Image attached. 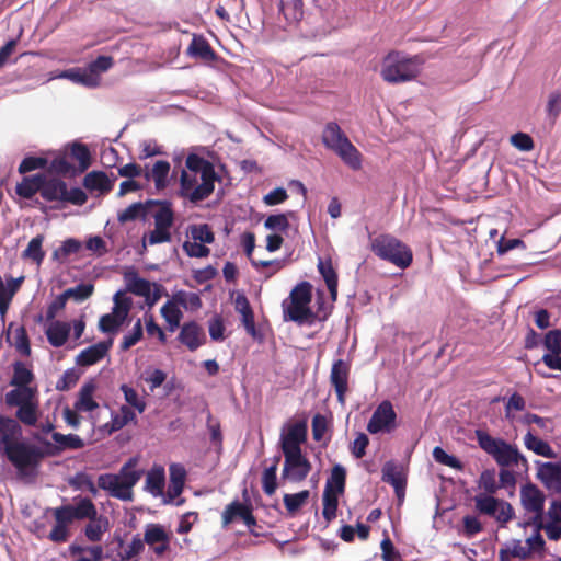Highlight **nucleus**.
<instances>
[{
	"instance_id": "f257e3e1",
	"label": "nucleus",
	"mask_w": 561,
	"mask_h": 561,
	"mask_svg": "<svg viewBox=\"0 0 561 561\" xmlns=\"http://www.w3.org/2000/svg\"><path fill=\"white\" fill-rule=\"evenodd\" d=\"M22 427L12 417L0 414V448L20 476H30L45 457L35 445L18 440Z\"/></svg>"
},
{
	"instance_id": "f03ea898",
	"label": "nucleus",
	"mask_w": 561,
	"mask_h": 561,
	"mask_svg": "<svg viewBox=\"0 0 561 561\" xmlns=\"http://www.w3.org/2000/svg\"><path fill=\"white\" fill-rule=\"evenodd\" d=\"M73 501V504H66L50 510L56 522L47 536L50 541L56 543L68 541L70 537L69 525L71 523L88 519L95 515V505L90 497L78 496Z\"/></svg>"
},
{
	"instance_id": "7ed1b4c3",
	"label": "nucleus",
	"mask_w": 561,
	"mask_h": 561,
	"mask_svg": "<svg viewBox=\"0 0 561 561\" xmlns=\"http://www.w3.org/2000/svg\"><path fill=\"white\" fill-rule=\"evenodd\" d=\"M138 458H129L118 473H103L98 477V486L107 491L112 497L122 501L133 500V488L142 477V470L137 469Z\"/></svg>"
},
{
	"instance_id": "20e7f679",
	"label": "nucleus",
	"mask_w": 561,
	"mask_h": 561,
	"mask_svg": "<svg viewBox=\"0 0 561 561\" xmlns=\"http://www.w3.org/2000/svg\"><path fill=\"white\" fill-rule=\"evenodd\" d=\"M474 435L479 447L490 455L500 468L516 466L524 472L528 471V460L515 445L495 438L483 430H476Z\"/></svg>"
},
{
	"instance_id": "39448f33",
	"label": "nucleus",
	"mask_w": 561,
	"mask_h": 561,
	"mask_svg": "<svg viewBox=\"0 0 561 561\" xmlns=\"http://www.w3.org/2000/svg\"><path fill=\"white\" fill-rule=\"evenodd\" d=\"M422 64L419 56L409 57L393 50L383 58L380 76L391 84L412 81L420 75Z\"/></svg>"
},
{
	"instance_id": "423d86ee",
	"label": "nucleus",
	"mask_w": 561,
	"mask_h": 561,
	"mask_svg": "<svg viewBox=\"0 0 561 561\" xmlns=\"http://www.w3.org/2000/svg\"><path fill=\"white\" fill-rule=\"evenodd\" d=\"M321 139L324 147L339 156L351 169L359 170L362 168V153L336 122H329L324 126Z\"/></svg>"
},
{
	"instance_id": "0eeeda50",
	"label": "nucleus",
	"mask_w": 561,
	"mask_h": 561,
	"mask_svg": "<svg viewBox=\"0 0 561 561\" xmlns=\"http://www.w3.org/2000/svg\"><path fill=\"white\" fill-rule=\"evenodd\" d=\"M370 249L380 260L405 270L413 262V252L409 245L389 233H381L370 239Z\"/></svg>"
},
{
	"instance_id": "6e6552de",
	"label": "nucleus",
	"mask_w": 561,
	"mask_h": 561,
	"mask_svg": "<svg viewBox=\"0 0 561 561\" xmlns=\"http://www.w3.org/2000/svg\"><path fill=\"white\" fill-rule=\"evenodd\" d=\"M312 300V286L309 282L297 284L290 291L289 297L282 304L283 314L286 321H293L298 324L310 321L312 310L310 302Z\"/></svg>"
},
{
	"instance_id": "1a4fd4ad",
	"label": "nucleus",
	"mask_w": 561,
	"mask_h": 561,
	"mask_svg": "<svg viewBox=\"0 0 561 561\" xmlns=\"http://www.w3.org/2000/svg\"><path fill=\"white\" fill-rule=\"evenodd\" d=\"M185 165L193 174H199L202 180L192 193V203L196 204L208 198L215 190V182L220 180L213 163L195 153H190Z\"/></svg>"
},
{
	"instance_id": "9d476101",
	"label": "nucleus",
	"mask_w": 561,
	"mask_h": 561,
	"mask_svg": "<svg viewBox=\"0 0 561 561\" xmlns=\"http://www.w3.org/2000/svg\"><path fill=\"white\" fill-rule=\"evenodd\" d=\"M41 196L47 202H67L77 206H81L88 201V195L80 187L68 190L62 180L47 179L45 175Z\"/></svg>"
},
{
	"instance_id": "9b49d317",
	"label": "nucleus",
	"mask_w": 561,
	"mask_h": 561,
	"mask_svg": "<svg viewBox=\"0 0 561 561\" xmlns=\"http://www.w3.org/2000/svg\"><path fill=\"white\" fill-rule=\"evenodd\" d=\"M473 501L480 514L494 517L501 526H505L515 516L513 506L504 500L494 497L493 494H478Z\"/></svg>"
},
{
	"instance_id": "f8f14e48",
	"label": "nucleus",
	"mask_w": 561,
	"mask_h": 561,
	"mask_svg": "<svg viewBox=\"0 0 561 561\" xmlns=\"http://www.w3.org/2000/svg\"><path fill=\"white\" fill-rule=\"evenodd\" d=\"M113 300L112 312L101 316L99 320V329L103 333H116L126 321L131 308V298L123 291H117Z\"/></svg>"
},
{
	"instance_id": "ddd939ff",
	"label": "nucleus",
	"mask_w": 561,
	"mask_h": 561,
	"mask_svg": "<svg viewBox=\"0 0 561 561\" xmlns=\"http://www.w3.org/2000/svg\"><path fill=\"white\" fill-rule=\"evenodd\" d=\"M397 428V413L389 400L380 402L367 424L370 434L391 433Z\"/></svg>"
},
{
	"instance_id": "4468645a",
	"label": "nucleus",
	"mask_w": 561,
	"mask_h": 561,
	"mask_svg": "<svg viewBox=\"0 0 561 561\" xmlns=\"http://www.w3.org/2000/svg\"><path fill=\"white\" fill-rule=\"evenodd\" d=\"M283 454L285 461L282 478L291 482L304 481L311 471L310 461L302 455V451Z\"/></svg>"
},
{
	"instance_id": "2eb2a0df",
	"label": "nucleus",
	"mask_w": 561,
	"mask_h": 561,
	"mask_svg": "<svg viewBox=\"0 0 561 561\" xmlns=\"http://www.w3.org/2000/svg\"><path fill=\"white\" fill-rule=\"evenodd\" d=\"M351 373V364L343 359L333 362L330 373V382L335 390L337 401L345 403V397L348 391V379Z\"/></svg>"
},
{
	"instance_id": "dca6fc26",
	"label": "nucleus",
	"mask_w": 561,
	"mask_h": 561,
	"mask_svg": "<svg viewBox=\"0 0 561 561\" xmlns=\"http://www.w3.org/2000/svg\"><path fill=\"white\" fill-rule=\"evenodd\" d=\"M537 479L552 493L561 494V459L556 462L537 461Z\"/></svg>"
},
{
	"instance_id": "f3484780",
	"label": "nucleus",
	"mask_w": 561,
	"mask_h": 561,
	"mask_svg": "<svg viewBox=\"0 0 561 561\" xmlns=\"http://www.w3.org/2000/svg\"><path fill=\"white\" fill-rule=\"evenodd\" d=\"M307 439V424L304 421L296 422L288 427L286 434L280 436L283 453L301 451V444Z\"/></svg>"
},
{
	"instance_id": "a211bd4d",
	"label": "nucleus",
	"mask_w": 561,
	"mask_h": 561,
	"mask_svg": "<svg viewBox=\"0 0 561 561\" xmlns=\"http://www.w3.org/2000/svg\"><path fill=\"white\" fill-rule=\"evenodd\" d=\"M236 518H240L248 527L256 525V519L250 505L233 501L226 506L221 514L222 527L230 525Z\"/></svg>"
},
{
	"instance_id": "6ab92c4d",
	"label": "nucleus",
	"mask_w": 561,
	"mask_h": 561,
	"mask_svg": "<svg viewBox=\"0 0 561 561\" xmlns=\"http://www.w3.org/2000/svg\"><path fill=\"white\" fill-rule=\"evenodd\" d=\"M546 496L534 483H526L520 489V502L523 507L530 513L543 515Z\"/></svg>"
},
{
	"instance_id": "aec40b11",
	"label": "nucleus",
	"mask_w": 561,
	"mask_h": 561,
	"mask_svg": "<svg viewBox=\"0 0 561 561\" xmlns=\"http://www.w3.org/2000/svg\"><path fill=\"white\" fill-rule=\"evenodd\" d=\"M144 541L160 557L170 548V536L159 524H149L144 534Z\"/></svg>"
},
{
	"instance_id": "412c9836",
	"label": "nucleus",
	"mask_w": 561,
	"mask_h": 561,
	"mask_svg": "<svg viewBox=\"0 0 561 561\" xmlns=\"http://www.w3.org/2000/svg\"><path fill=\"white\" fill-rule=\"evenodd\" d=\"M51 438L55 442V445L50 443H45L48 448L47 454L49 456H56L65 450H77L84 447L83 439L77 434H61L59 432H54L51 434Z\"/></svg>"
},
{
	"instance_id": "4be33fe9",
	"label": "nucleus",
	"mask_w": 561,
	"mask_h": 561,
	"mask_svg": "<svg viewBox=\"0 0 561 561\" xmlns=\"http://www.w3.org/2000/svg\"><path fill=\"white\" fill-rule=\"evenodd\" d=\"M112 345L113 339H108L82 350L76 357L77 365L88 367L99 363L107 355Z\"/></svg>"
},
{
	"instance_id": "5701e85b",
	"label": "nucleus",
	"mask_w": 561,
	"mask_h": 561,
	"mask_svg": "<svg viewBox=\"0 0 561 561\" xmlns=\"http://www.w3.org/2000/svg\"><path fill=\"white\" fill-rule=\"evenodd\" d=\"M186 55L203 61L204 64H211L217 61L218 55L213 49L208 41L202 35H194L188 47Z\"/></svg>"
},
{
	"instance_id": "b1692460",
	"label": "nucleus",
	"mask_w": 561,
	"mask_h": 561,
	"mask_svg": "<svg viewBox=\"0 0 561 561\" xmlns=\"http://www.w3.org/2000/svg\"><path fill=\"white\" fill-rule=\"evenodd\" d=\"M178 339L192 352L196 351L206 342L203 328L195 321L184 323Z\"/></svg>"
},
{
	"instance_id": "393cba45",
	"label": "nucleus",
	"mask_w": 561,
	"mask_h": 561,
	"mask_svg": "<svg viewBox=\"0 0 561 561\" xmlns=\"http://www.w3.org/2000/svg\"><path fill=\"white\" fill-rule=\"evenodd\" d=\"M89 523L84 527V535L88 540L99 542L102 540L104 533L110 529L108 518L100 515L95 508V515L88 518Z\"/></svg>"
},
{
	"instance_id": "a878e982",
	"label": "nucleus",
	"mask_w": 561,
	"mask_h": 561,
	"mask_svg": "<svg viewBox=\"0 0 561 561\" xmlns=\"http://www.w3.org/2000/svg\"><path fill=\"white\" fill-rule=\"evenodd\" d=\"M83 186L90 192L98 191L107 194L113 188V181L103 171H91L83 178Z\"/></svg>"
},
{
	"instance_id": "bb28decb",
	"label": "nucleus",
	"mask_w": 561,
	"mask_h": 561,
	"mask_svg": "<svg viewBox=\"0 0 561 561\" xmlns=\"http://www.w3.org/2000/svg\"><path fill=\"white\" fill-rule=\"evenodd\" d=\"M71 327L68 322L53 321L46 330L49 344L54 347L65 345L70 334Z\"/></svg>"
},
{
	"instance_id": "cd10ccee",
	"label": "nucleus",
	"mask_w": 561,
	"mask_h": 561,
	"mask_svg": "<svg viewBox=\"0 0 561 561\" xmlns=\"http://www.w3.org/2000/svg\"><path fill=\"white\" fill-rule=\"evenodd\" d=\"M165 483L164 469L162 467H153L147 472L145 490L153 496H161Z\"/></svg>"
},
{
	"instance_id": "c85d7f7f",
	"label": "nucleus",
	"mask_w": 561,
	"mask_h": 561,
	"mask_svg": "<svg viewBox=\"0 0 561 561\" xmlns=\"http://www.w3.org/2000/svg\"><path fill=\"white\" fill-rule=\"evenodd\" d=\"M44 174L24 176L16 185V194L23 198H32L37 192L42 193Z\"/></svg>"
},
{
	"instance_id": "c756f323",
	"label": "nucleus",
	"mask_w": 561,
	"mask_h": 561,
	"mask_svg": "<svg viewBox=\"0 0 561 561\" xmlns=\"http://www.w3.org/2000/svg\"><path fill=\"white\" fill-rule=\"evenodd\" d=\"M318 270L321 276L323 277L328 289L330 291L331 299L333 301L336 300L337 297V274L332 265L331 260L328 261H319Z\"/></svg>"
},
{
	"instance_id": "7c9ffc66",
	"label": "nucleus",
	"mask_w": 561,
	"mask_h": 561,
	"mask_svg": "<svg viewBox=\"0 0 561 561\" xmlns=\"http://www.w3.org/2000/svg\"><path fill=\"white\" fill-rule=\"evenodd\" d=\"M524 444L527 449L534 451L536 455L546 458H557V454L552 447L546 440L535 436L531 432L525 435Z\"/></svg>"
},
{
	"instance_id": "2f4dec72",
	"label": "nucleus",
	"mask_w": 561,
	"mask_h": 561,
	"mask_svg": "<svg viewBox=\"0 0 561 561\" xmlns=\"http://www.w3.org/2000/svg\"><path fill=\"white\" fill-rule=\"evenodd\" d=\"M125 282L128 291L149 300L151 288L149 280L138 277L136 272H130L125 274Z\"/></svg>"
},
{
	"instance_id": "473e14b6",
	"label": "nucleus",
	"mask_w": 561,
	"mask_h": 561,
	"mask_svg": "<svg viewBox=\"0 0 561 561\" xmlns=\"http://www.w3.org/2000/svg\"><path fill=\"white\" fill-rule=\"evenodd\" d=\"M153 205V201H148L146 203H134L129 205L126 209L118 213L117 219L121 224H125L128 221L136 220L137 218L145 219L148 209Z\"/></svg>"
},
{
	"instance_id": "72a5a7b5",
	"label": "nucleus",
	"mask_w": 561,
	"mask_h": 561,
	"mask_svg": "<svg viewBox=\"0 0 561 561\" xmlns=\"http://www.w3.org/2000/svg\"><path fill=\"white\" fill-rule=\"evenodd\" d=\"M382 480L392 485L397 493L405 486V479L401 470L392 461L385 463L382 468Z\"/></svg>"
},
{
	"instance_id": "f704fd0d",
	"label": "nucleus",
	"mask_w": 561,
	"mask_h": 561,
	"mask_svg": "<svg viewBox=\"0 0 561 561\" xmlns=\"http://www.w3.org/2000/svg\"><path fill=\"white\" fill-rule=\"evenodd\" d=\"M35 399V390L31 387H16L5 394V403L9 407H21Z\"/></svg>"
},
{
	"instance_id": "c9c22d12",
	"label": "nucleus",
	"mask_w": 561,
	"mask_h": 561,
	"mask_svg": "<svg viewBox=\"0 0 561 561\" xmlns=\"http://www.w3.org/2000/svg\"><path fill=\"white\" fill-rule=\"evenodd\" d=\"M44 236L37 234L28 242L26 249L22 252V257L31 260L32 262L41 265L45 259V251L43 250Z\"/></svg>"
},
{
	"instance_id": "e433bc0d",
	"label": "nucleus",
	"mask_w": 561,
	"mask_h": 561,
	"mask_svg": "<svg viewBox=\"0 0 561 561\" xmlns=\"http://www.w3.org/2000/svg\"><path fill=\"white\" fill-rule=\"evenodd\" d=\"M136 423V414L128 405H122L119 408V412L112 416V420L106 427H108V432H117L122 430L128 423Z\"/></svg>"
},
{
	"instance_id": "4c0bfd02",
	"label": "nucleus",
	"mask_w": 561,
	"mask_h": 561,
	"mask_svg": "<svg viewBox=\"0 0 561 561\" xmlns=\"http://www.w3.org/2000/svg\"><path fill=\"white\" fill-rule=\"evenodd\" d=\"M178 306L179 304L172 298L171 300H168L160 310L161 316L168 322L169 330L171 332L180 325L181 319L183 318V313Z\"/></svg>"
},
{
	"instance_id": "58836bf2",
	"label": "nucleus",
	"mask_w": 561,
	"mask_h": 561,
	"mask_svg": "<svg viewBox=\"0 0 561 561\" xmlns=\"http://www.w3.org/2000/svg\"><path fill=\"white\" fill-rule=\"evenodd\" d=\"M345 469L340 465L334 466L331 471L330 478L325 482L324 491L342 494L345 489Z\"/></svg>"
},
{
	"instance_id": "ea45409f",
	"label": "nucleus",
	"mask_w": 561,
	"mask_h": 561,
	"mask_svg": "<svg viewBox=\"0 0 561 561\" xmlns=\"http://www.w3.org/2000/svg\"><path fill=\"white\" fill-rule=\"evenodd\" d=\"M280 461V456L273 458V463L268 468H265L262 474V488L265 494L273 495L277 489V467Z\"/></svg>"
},
{
	"instance_id": "a19ab883",
	"label": "nucleus",
	"mask_w": 561,
	"mask_h": 561,
	"mask_svg": "<svg viewBox=\"0 0 561 561\" xmlns=\"http://www.w3.org/2000/svg\"><path fill=\"white\" fill-rule=\"evenodd\" d=\"M16 419L27 426H35L38 421V403L35 399L19 407Z\"/></svg>"
},
{
	"instance_id": "79ce46f5",
	"label": "nucleus",
	"mask_w": 561,
	"mask_h": 561,
	"mask_svg": "<svg viewBox=\"0 0 561 561\" xmlns=\"http://www.w3.org/2000/svg\"><path fill=\"white\" fill-rule=\"evenodd\" d=\"M159 205V209L154 213V226L170 230L174 221L173 210L168 202H153Z\"/></svg>"
},
{
	"instance_id": "37998d69",
	"label": "nucleus",
	"mask_w": 561,
	"mask_h": 561,
	"mask_svg": "<svg viewBox=\"0 0 561 561\" xmlns=\"http://www.w3.org/2000/svg\"><path fill=\"white\" fill-rule=\"evenodd\" d=\"M70 157L78 161L79 172H84L91 165V153L84 144L73 142L70 148Z\"/></svg>"
},
{
	"instance_id": "c03bdc74",
	"label": "nucleus",
	"mask_w": 561,
	"mask_h": 561,
	"mask_svg": "<svg viewBox=\"0 0 561 561\" xmlns=\"http://www.w3.org/2000/svg\"><path fill=\"white\" fill-rule=\"evenodd\" d=\"M33 379V373L22 362H16L13 365V376L10 381L11 386L28 387Z\"/></svg>"
},
{
	"instance_id": "a18cd8bd",
	"label": "nucleus",
	"mask_w": 561,
	"mask_h": 561,
	"mask_svg": "<svg viewBox=\"0 0 561 561\" xmlns=\"http://www.w3.org/2000/svg\"><path fill=\"white\" fill-rule=\"evenodd\" d=\"M309 496L310 492L308 490H304L295 494H285L283 501L288 514L290 516H295L300 507L307 502Z\"/></svg>"
},
{
	"instance_id": "49530a36",
	"label": "nucleus",
	"mask_w": 561,
	"mask_h": 561,
	"mask_svg": "<svg viewBox=\"0 0 561 561\" xmlns=\"http://www.w3.org/2000/svg\"><path fill=\"white\" fill-rule=\"evenodd\" d=\"M81 249V242L77 239L69 238L53 252V259L58 262H65L68 256L77 254Z\"/></svg>"
},
{
	"instance_id": "de8ad7c7",
	"label": "nucleus",
	"mask_w": 561,
	"mask_h": 561,
	"mask_svg": "<svg viewBox=\"0 0 561 561\" xmlns=\"http://www.w3.org/2000/svg\"><path fill=\"white\" fill-rule=\"evenodd\" d=\"M187 230L194 241L204 244H211L215 241V233L207 224L191 225Z\"/></svg>"
},
{
	"instance_id": "09e8293b",
	"label": "nucleus",
	"mask_w": 561,
	"mask_h": 561,
	"mask_svg": "<svg viewBox=\"0 0 561 561\" xmlns=\"http://www.w3.org/2000/svg\"><path fill=\"white\" fill-rule=\"evenodd\" d=\"M93 385H85L81 388L79 399L75 404L77 410L90 412L98 408V403L93 399Z\"/></svg>"
},
{
	"instance_id": "8fccbe9b",
	"label": "nucleus",
	"mask_w": 561,
	"mask_h": 561,
	"mask_svg": "<svg viewBox=\"0 0 561 561\" xmlns=\"http://www.w3.org/2000/svg\"><path fill=\"white\" fill-rule=\"evenodd\" d=\"M170 172V163L164 160L157 161L151 170V178L154 181L157 190H163L167 186V179Z\"/></svg>"
},
{
	"instance_id": "3c124183",
	"label": "nucleus",
	"mask_w": 561,
	"mask_h": 561,
	"mask_svg": "<svg viewBox=\"0 0 561 561\" xmlns=\"http://www.w3.org/2000/svg\"><path fill=\"white\" fill-rule=\"evenodd\" d=\"M339 494L334 492L323 491V511L322 515L324 519L330 523L336 517V511L339 505Z\"/></svg>"
},
{
	"instance_id": "603ef678",
	"label": "nucleus",
	"mask_w": 561,
	"mask_h": 561,
	"mask_svg": "<svg viewBox=\"0 0 561 561\" xmlns=\"http://www.w3.org/2000/svg\"><path fill=\"white\" fill-rule=\"evenodd\" d=\"M433 457L436 462L445 465L449 468L461 471L463 469L462 462L455 456L447 454L442 447L436 446L433 449Z\"/></svg>"
},
{
	"instance_id": "864d4df0",
	"label": "nucleus",
	"mask_w": 561,
	"mask_h": 561,
	"mask_svg": "<svg viewBox=\"0 0 561 561\" xmlns=\"http://www.w3.org/2000/svg\"><path fill=\"white\" fill-rule=\"evenodd\" d=\"M121 390L124 394L125 401L130 407L135 408L139 413L145 412V410L147 408V403H146L145 399L139 398L137 391L134 388L124 383L121 386Z\"/></svg>"
},
{
	"instance_id": "5fc2aeb1",
	"label": "nucleus",
	"mask_w": 561,
	"mask_h": 561,
	"mask_svg": "<svg viewBox=\"0 0 561 561\" xmlns=\"http://www.w3.org/2000/svg\"><path fill=\"white\" fill-rule=\"evenodd\" d=\"M94 291V286L90 283H81L75 287L68 288L64 291L67 299L72 298L77 301L88 299Z\"/></svg>"
},
{
	"instance_id": "6e6d98bb",
	"label": "nucleus",
	"mask_w": 561,
	"mask_h": 561,
	"mask_svg": "<svg viewBox=\"0 0 561 561\" xmlns=\"http://www.w3.org/2000/svg\"><path fill=\"white\" fill-rule=\"evenodd\" d=\"M173 299L184 308L198 309L202 306V299L196 293L180 290L173 295Z\"/></svg>"
},
{
	"instance_id": "4d7b16f0",
	"label": "nucleus",
	"mask_w": 561,
	"mask_h": 561,
	"mask_svg": "<svg viewBox=\"0 0 561 561\" xmlns=\"http://www.w3.org/2000/svg\"><path fill=\"white\" fill-rule=\"evenodd\" d=\"M181 196L188 198L192 202V193L197 187V174H191L182 170L180 178Z\"/></svg>"
},
{
	"instance_id": "13d9d810",
	"label": "nucleus",
	"mask_w": 561,
	"mask_h": 561,
	"mask_svg": "<svg viewBox=\"0 0 561 561\" xmlns=\"http://www.w3.org/2000/svg\"><path fill=\"white\" fill-rule=\"evenodd\" d=\"M142 335H144L142 323H141V320L138 319L136 321V323L134 324L133 330L123 337V341L119 346L121 350L128 351L130 347L136 345L142 339Z\"/></svg>"
},
{
	"instance_id": "bf43d9fd",
	"label": "nucleus",
	"mask_w": 561,
	"mask_h": 561,
	"mask_svg": "<svg viewBox=\"0 0 561 561\" xmlns=\"http://www.w3.org/2000/svg\"><path fill=\"white\" fill-rule=\"evenodd\" d=\"M71 485L77 490H85L94 496L98 494V489H100L94 484L92 478L85 472L77 473L71 480Z\"/></svg>"
},
{
	"instance_id": "052dcab7",
	"label": "nucleus",
	"mask_w": 561,
	"mask_h": 561,
	"mask_svg": "<svg viewBox=\"0 0 561 561\" xmlns=\"http://www.w3.org/2000/svg\"><path fill=\"white\" fill-rule=\"evenodd\" d=\"M264 227L268 230L285 232L289 228L288 215H270L264 221Z\"/></svg>"
},
{
	"instance_id": "680f3d73",
	"label": "nucleus",
	"mask_w": 561,
	"mask_h": 561,
	"mask_svg": "<svg viewBox=\"0 0 561 561\" xmlns=\"http://www.w3.org/2000/svg\"><path fill=\"white\" fill-rule=\"evenodd\" d=\"M479 488L484 490V494H494L500 489L495 479L494 470H484L479 478Z\"/></svg>"
},
{
	"instance_id": "e2e57ef3",
	"label": "nucleus",
	"mask_w": 561,
	"mask_h": 561,
	"mask_svg": "<svg viewBox=\"0 0 561 561\" xmlns=\"http://www.w3.org/2000/svg\"><path fill=\"white\" fill-rule=\"evenodd\" d=\"M543 346L552 354H561V329L547 332L543 339Z\"/></svg>"
},
{
	"instance_id": "0e129e2a",
	"label": "nucleus",
	"mask_w": 561,
	"mask_h": 561,
	"mask_svg": "<svg viewBox=\"0 0 561 561\" xmlns=\"http://www.w3.org/2000/svg\"><path fill=\"white\" fill-rule=\"evenodd\" d=\"M13 337H14V346L16 347V350L23 355H30V353H31L30 339H28L25 328L22 325L16 328V330L14 331Z\"/></svg>"
},
{
	"instance_id": "69168bd1",
	"label": "nucleus",
	"mask_w": 561,
	"mask_h": 561,
	"mask_svg": "<svg viewBox=\"0 0 561 561\" xmlns=\"http://www.w3.org/2000/svg\"><path fill=\"white\" fill-rule=\"evenodd\" d=\"M547 114L552 122L561 114V92L553 91L548 96V102L546 106Z\"/></svg>"
},
{
	"instance_id": "338daca9",
	"label": "nucleus",
	"mask_w": 561,
	"mask_h": 561,
	"mask_svg": "<svg viewBox=\"0 0 561 561\" xmlns=\"http://www.w3.org/2000/svg\"><path fill=\"white\" fill-rule=\"evenodd\" d=\"M183 250L190 257H207L210 253L209 248L197 241H185L183 243Z\"/></svg>"
},
{
	"instance_id": "774afa93",
	"label": "nucleus",
	"mask_w": 561,
	"mask_h": 561,
	"mask_svg": "<svg viewBox=\"0 0 561 561\" xmlns=\"http://www.w3.org/2000/svg\"><path fill=\"white\" fill-rule=\"evenodd\" d=\"M462 526L463 535L468 538L476 536L483 529L481 522L473 515H466L462 518Z\"/></svg>"
}]
</instances>
